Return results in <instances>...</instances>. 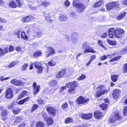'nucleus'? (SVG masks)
<instances>
[{
    "mask_svg": "<svg viewBox=\"0 0 127 127\" xmlns=\"http://www.w3.org/2000/svg\"><path fill=\"white\" fill-rule=\"evenodd\" d=\"M105 87L104 85H100L97 88V89H99V90L97 91L96 93V96L97 97H98L102 95L105 94L109 92V89H105Z\"/></svg>",
    "mask_w": 127,
    "mask_h": 127,
    "instance_id": "obj_1",
    "label": "nucleus"
},
{
    "mask_svg": "<svg viewBox=\"0 0 127 127\" xmlns=\"http://www.w3.org/2000/svg\"><path fill=\"white\" fill-rule=\"evenodd\" d=\"M122 118L121 116L120 115L118 111H116L112 114L110 119V123L114 122L118 120H120Z\"/></svg>",
    "mask_w": 127,
    "mask_h": 127,
    "instance_id": "obj_2",
    "label": "nucleus"
},
{
    "mask_svg": "<svg viewBox=\"0 0 127 127\" xmlns=\"http://www.w3.org/2000/svg\"><path fill=\"white\" fill-rule=\"evenodd\" d=\"M82 46L83 49L84 50V52L85 53H86L89 52L93 53H95V51L93 50V48L89 45V44L87 42L84 43Z\"/></svg>",
    "mask_w": 127,
    "mask_h": 127,
    "instance_id": "obj_3",
    "label": "nucleus"
},
{
    "mask_svg": "<svg viewBox=\"0 0 127 127\" xmlns=\"http://www.w3.org/2000/svg\"><path fill=\"white\" fill-rule=\"evenodd\" d=\"M78 0H75L73 2V5L78 8L79 9L82 11L86 7L85 5L83 4L78 2Z\"/></svg>",
    "mask_w": 127,
    "mask_h": 127,
    "instance_id": "obj_4",
    "label": "nucleus"
},
{
    "mask_svg": "<svg viewBox=\"0 0 127 127\" xmlns=\"http://www.w3.org/2000/svg\"><path fill=\"white\" fill-rule=\"evenodd\" d=\"M13 96V92L10 88H7L5 91V97L7 99H11Z\"/></svg>",
    "mask_w": 127,
    "mask_h": 127,
    "instance_id": "obj_5",
    "label": "nucleus"
},
{
    "mask_svg": "<svg viewBox=\"0 0 127 127\" xmlns=\"http://www.w3.org/2000/svg\"><path fill=\"white\" fill-rule=\"evenodd\" d=\"M89 101V99H85V98L82 96L78 97L76 100V103L79 104L87 103Z\"/></svg>",
    "mask_w": 127,
    "mask_h": 127,
    "instance_id": "obj_6",
    "label": "nucleus"
},
{
    "mask_svg": "<svg viewBox=\"0 0 127 127\" xmlns=\"http://www.w3.org/2000/svg\"><path fill=\"white\" fill-rule=\"evenodd\" d=\"M121 93L120 90L118 89L113 90L112 94L113 98L116 99H117L119 97Z\"/></svg>",
    "mask_w": 127,
    "mask_h": 127,
    "instance_id": "obj_7",
    "label": "nucleus"
},
{
    "mask_svg": "<svg viewBox=\"0 0 127 127\" xmlns=\"http://www.w3.org/2000/svg\"><path fill=\"white\" fill-rule=\"evenodd\" d=\"M47 111L50 115L54 117L55 116L57 110L51 107H48L46 108Z\"/></svg>",
    "mask_w": 127,
    "mask_h": 127,
    "instance_id": "obj_8",
    "label": "nucleus"
},
{
    "mask_svg": "<svg viewBox=\"0 0 127 127\" xmlns=\"http://www.w3.org/2000/svg\"><path fill=\"white\" fill-rule=\"evenodd\" d=\"M124 32L122 29H118L115 30L114 35L115 37L119 38L121 37Z\"/></svg>",
    "mask_w": 127,
    "mask_h": 127,
    "instance_id": "obj_9",
    "label": "nucleus"
},
{
    "mask_svg": "<svg viewBox=\"0 0 127 127\" xmlns=\"http://www.w3.org/2000/svg\"><path fill=\"white\" fill-rule=\"evenodd\" d=\"M35 68L37 69V72L38 73H40L42 72L43 68L41 66V63L36 62L34 63Z\"/></svg>",
    "mask_w": 127,
    "mask_h": 127,
    "instance_id": "obj_10",
    "label": "nucleus"
},
{
    "mask_svg": "<svg viewBox=\"0 0 127 127\" xmlns=\"http://www.w3.org/2000/svg\"><path fill=\"white\" fill-rule=\"evenodd\" d=\"M54 49L52 47H48L47 51L45 52V57L48 58L51 54L55 53Z\"/></svg>",
    "mask_w": 127,
    "mask_h": 127,
    "instance_id": "obj_11",
    "label": "nucleus"
},
{
    "mask_svg": "<svg viewBox=\"0 0 127 127\" xmlns=\"http://www.w3.org/2000/svg\"><path fill=\"white\" fill-rule=\"evenodd\" d=\"M10 82L11 83L17 86H19L23 84V82L21 80L16 79H12Z\"/></svg>",
    "mask_w": 127,
    "mask_h": 127,
    "instance_id": "obj_12",
    "label": "nucleus"
},
{
    "mask_svg": "<svg viewBox=\"0 0 127 127\" xmlns=\"http://www.w3.org/2000/svg\"><path fill=\"white\" fill-rule=\"evenodd\" d=\"M32 86L33 87L34 94L35 95L39 91L40 87L39 85L37 86V84L35 82L33 83Z\"/></svg>",
    "mask_w": 127,
    "mask_h": 127,
    "instance_id": "obj_13",
    "label": "nucleus"
},
{
    "mask_svg": "<svg viewBox=\"0 0 127 127\" xmlns=\"http://www.w3.org/2000/svg\"><path fill=\"white\" fill-rule=\"evenodd\" d=\"M37 2L38 7L40 6L41 5L44 7H47L49 4V3L48 2L46 1L42 2L41 0H37Z\"/></svg>",
    "mask_w": 127,
    "mask_h": 127,
    "instance_id": "obj_14",
    "label": "nucleus"
},
{
    "mask_svg": "<svg viewBox=\"0 0 127 127\" xmlns=\"http://www.w3.org/2000/svg\"><path fill=\"white\" fill-rule=\"evenodd\" d=\"M102 116L103 114L99 111H96L94 113V117L97 119L102 118Z\"/></svg>",
    "mask_w": 127,
    "mask_h": 127,
    "instance_id": "obj_15",
    "label": "nucleus"
},
{
    "mask_svg": "<svg viewBox=\"0 0 127 127\" xmlns=\"http://www.w3.org/2000/svg\"><path fill=\"white\" fill-rule=\"evenodd\" d=\"M65 70H62L57 72L56 75V77L57 78H59L62 77L65 74Z\"/></svg>",
    "mask_w": 127,
    "mask_h": 127,
    "instance_id": "obj_16",
    "label": "nucleus"
},
{
    "mask_svg": "<svg viewBox=\"0 0 127 127\" xmlns=\"http://www.w3.org/2000/svg\"><path fill=\"white\" fill-rule=\"evenodd\" d=\"M108 99H104L105 102L100 105V107L102 108V110H106L107 108L108 105L106 102H108Z\"/></svg>",
    "mask_w": 127,
    "mask_h": 127,
    "instance_id": "obj_17",
    "label": "nucleus"
},
{
    "mask_svg": "<svg viewBox=\"0 0 127 127\" xmlns=\"http://www.w3.org/2000/svg\"><path fill=\"white\" fill-rule=\"evenodd\" d=\"M78 84L77 82L76 81H74L72 82H70L67 83L66 86L68 88H69V87H72L74 88L77 86Z\"/></svg>",
    "mask_w": 127,
    "mask_h": 127,
    "instance_id": "obj_18",
    "label": "nucleus"
},
{
    "mask_svg": "<svg viewBox=\"0 0 127 127\" xmlns=\"http://www.w3.org/2000/svg\"><path fill=\"white\" fill-rule=\"evenodd\" d=\"M115 30L113 28H111L109 29L108 32V35L109 37L111 38L113 37L114 35Z\"/></svg>",
    "mask_w": 127,
    "mask_h": 127,
    "instance_id": "obj_19",
    "label": "nucleus"
},
{
    "mask_svg": "<svg viewBox=\"0 0 127 127\" xmlns=\"http://www.w3.org/2000/svg\"><path fill=\"white\" fill-rule=\"evenodd\" d=\"M127 14L126 12H124L121 13L116 18L118 20H120L124 18Z\"/></svg>",
    "mask_w": 127,
    "mask_h": 127,
    "instance_id": "obj_20",
    "label": "nucleus"
},
{
    "mask_svg": "<svg viewBox=\"0 0 127 127\" xmlns=\"http://www.w3.org/2000/svg\"><path fill=\"white\" fill-rule=\"evenodd\" d=\"M77 35L76 34H75V36H74L73 34L72 35V39L71 40V41L73 43L75 44L78 42V38L76 36Z\"/></svg>",
    "mask_w": 127,
    "mask_h": 127,
    "instance_id": "obj_21",
    "label": "nucleus"
},
{
    "mask_svg": "<svg viewBox=\"0 0 127 127\" xmlns=\"http://www.w3.org/2000/svg\"><path fill=\"white\" fill-rule=\"evenodd\" d=\"M48 16H45V18L48 22H49L50 23H52L53 21L51 19V14L50 13H48Z\"/></svg>",
    "mask_w": 127,
    "mask_h": 127,
    "instance_id": "obj_22",
    "label": "nucleus"
},
{
    "mask_svg": "<svg viewBox=\"0 0 127 127\" xmlns=\"http://www.w3.org/2000/svg\"><path fill=\"white\" fill-rule=\"evenodd\" d=\"M28 39L30 40L34 39L36 37L35 35V32L34 31L30 33L29 35Z\"/></svg>",
    "mask_w": 127,
    "mask_h": 127,
    "instance_id": "obj_23",
    "label": "nucleus"
},
{
    "mask_svg": "<svg viewBox=\"0 0 127 127\" xmlns=\"http://www.w3.org/2000/svg\"><path fill=\"white\" fill-rule=\"evenodd\" d=\"M21 37L24 40H27L28 39V37L26 35L25 32L23 31L21 32Z\"/></svg>",
    "mask_w": 127,
    "mask_h": 127,
    "instance_id": "obj_24",
    "label": "nucleus"
},
{
    "mask_svg": "<svg viewBox=\"0 0 127 127\" xmlns=\"http://www.w3.org/2000/svg\"><path fill=\"white\" fill-rule=\"evenodd\" d=\"M33 19V17L30 16H28L25 18L24 21L25 22H27L31 21Z\"/></svg>",
    "mask_w": 127,
    "mask_h": 127,
    "instance_id": "obj_25",
    "label": "nucleus"
},
{
    "mask_svg": "<svg viewBox=\"0 0 127 127\" xmlns=\"http://www.w3.org/2000/svg\"><path fill=\"white\" fill-rule=\"evenodd\" d=\"M45 124L43 122L39 121L36 124V127H45Z\"/></svg>",
    "mask_w": 127,
    "mask_h": 127,
    "instance_id": "obj_26",
    "label": "nucleus"
},
{
    "mask_svg": "<svg viewBox=\"0 0 127 127\" xmlns=\"http://www.w3.org/2000/svg\"><path fill=\"white\" fill-rule=\"evenodd\" d=\"M9 5L10 7L13 8H15L16 7L17 5L14 1H11L9 2Z\"/></svg>",
    "mask_w": 127,
    "mask_h": 127,
    "instance_id": "obj_27",
    "label": "nucleus"
},
{
    "mask_svg": "<svg viewBox=\"0 0 127 127\" xmlns=\"http://www.w3.org/2000/svg\"><path fill=\"white\" fill-rule=\"evenodd\" d=\"M20 109L17 108H15L12 109V111L14 115H16L18 114Z\"/></svg>",
    "mask_w": 127,
    "mask_h": 127,
    "instance_id": "obj_28",
    "label": "nucleus"
},
{
    "mask_svg": "<svg viewBox=\"0 0 127 127\" xmlns=\"http://www.w3.org/2000/svg\"><path fill=\"white\" fill-rule=\"evenodd\" d=\"M27 92L26 91H23L22 94L19 96L18 98L19 99H21L24 96L27 95Z\"/></svg>",
    "mask_w": 127,
    "mask_h": 127,
    "instance_id": "obj_29",
    "label": "nucleus"
},
{
    "mask_svg": "<svg viewBox=\"0 0 127 127\" xmlns=\"http://www.w3.org/2000/svg\"><path fill=\"white\" fill-rule=\"evenodd\" d=\"M68 92L69 93L74 94L75 93V89L72 87H69Z\"/></svg>",
    "mask_w": 127,
    "mask_h": 127,
    "instance_id": "obj_30",
    "label": "nucleus"
},
{
    "mask_svg": "<svg viewBox=\"0 0 127 127\" xmlns=\"http://www.w3.org/2000/svg\"><path fill=\"white\" fill-rule=\"evenodd\" d=\"M7 114V112L6 110H4L2 112L1 114V116L2 118V119L3 120H5L6 119L7 117H6V115Z\"/></svg>",
    "mask_w": 127,
    "mask_h": 127,
    "instance_id": "obj_31",
    "label": "nucleus"
},
{
    "mask_svg": "<svg viewBox=\"0 0 127 127\" xmlns=\"http://www.w3.org/2000/svg\"><path fill=\"white\" fill-rule=\"evenodd\" d=\"M48 126L52 125L53 123V120L51 118H49L46 120Z\"/></svg>",
    "mask_w": 127,
    "mask_h": 127,
    "instance_id": "obj_32",
    "label": "nucleus"
},
{
    "mask_svg": "<svg viewBox=\"0 0 127 127\" xmlns=\"http://www.w3.org/2000/svg\"><path fill=\"white\" fill-rule=\"evenodd\" d=\"M28 64L27 63H25L21 66V70L22 71L26 70L27 69Z\"/></svg>",
    "mask_w": 127,
    "mask_h": 127,
    "instance_id": "obj_33",
    "label": "nucleus"
},
{
    "mask_svg": "<svg viewBox=\"0 0 127 127\" xmlns=\"http://www.w3.org/2000/svg\"><path fill=\"white\" fill-rule=\"evenodd\" d=\"M59 19L60 21H65L67 18L66 16L63 15H62L60 16Z\"/></svg>",
    "mask_w": 127,
    "mask_h": 127,
    "instance_id": "obj_34",
    "label": "nucleus"
},
{
    "mask_svg": "<svg viewBox=\"0 0 127 127\" xmlns=\"http://www.w3.org/2000/svg\"><path fill=\"white\" fill-rule=\"evenodd\" d=\"M42 53L40 51H37L35 53L33 54V56L35 57L40 56Z\"/></svg>",
    "mask_w": 127,
    "mask_h": 127,
    "instance_id": "obj_35",
    "label": "nucleus"
},
{
    "mask_svg": "<svg viewBox=\"0 0 127 127\" xmlns=\"http://www.w3.org/2000/svg\"><path fill=\"white\" fill-rule=\"evenodd\" d=\"M112 5L113 4H112L111 2L107 4L106 6L107 9L108 10H110L113 8V7Z\"/></svg>",
    "mask_w": 127,
    "mask_h": 127,
    "instance_id": "obj_36",
    "label": "nucleus"
},
{
    "mask_svg": "<svg viewBox=\"0 0 127 127\" xmlns=\"http://www.w3.org/2000/svg\"><path fill=\"white\" fill-rule=\"evenodd\" d=\"M118 75H114L111 76L112 80L114 82H116L117 80Z\"/></svg>",
    "mask_w": 127,
    "mask_h": 127,
    "instance_id": "obj_37",
    "label": "nucleus"
},
{
    "mask_svg": "<svg viewBox=\"0 0 127 127\" xmlns=\"http://www.w3.org/2000/svg\"><path fill=\"white\" fill-rule=\"evenodd\" d=\"M65 123H68L73 122V120L72 118L68 117L65 119Z\"/></svg>",
    "mask_w": 127,
    "mask_h": 127,
    "instance_id": "obj_38",
    "label": "nucleus"
},
{
    "mask_svg": "<svg viewBox=\"0 0 127 127\" xmlns=\"http://www.w3.org/2000/svg\"><path fill=\"white\" fill-rule=\"evenodd\" d=\"M35 32V35L36 37L39 38L40 37L42 36V33L41 32H38L37 31H34Z\"/></svg>",
    "mask_w": 127,
    "mask_h": 127,
    "instance_id": "obj_39",
    "label": "nucleus"
},
{
    "mask_svg": "<svg viewBox=\"0 0 127 127\" xmlns=\"http://www.w3.org/2000/svg\"><path fill=\"white\" fill-rule=\"evenodd\" d=\"M21 32L20 30H19L15 32L14 33V35L17 36V37L18 38H20V34H21Z\"/></svg>",
    "mask_w": 127,
    "mask_h": 127,
    "instance_id": "obj_40",
    "label": "nucleus"
},
{
    "mask_svg": "<svg viewBox=\"0 0 127 127\" xmlns=\"http://www.w3.org/2000/svg\"><path fill=\"white\" fill-rule=\"evenodd\" d=\"M86 78V76L84 74H82L81 76L78 78L77 80L79 81H80L85 79Z\"/></svg>",
    "mask_w": 127,
    "mask_h": 127,
    "instance_id": "obj_41",
    "label": "nucleus"
},
{
    "mask_svg": "<svg viewBox=\"0 0 127 127\" xmlns=\"http://www.w3.org/2000/svg\"><path fill=\"white\" fill-rule=\"evenodd\" d=\"M121 58V57L120 56H117L116 57L113 58L112 59L110 60V62H111L114 61H117L119 59Z\"/></svg>",
    "mask_w": 127,
    "mask_h": 127,
    "instance_id": "obj_42",
    "label": "nucleus"
},
{
    "mask_svg": "<svg viewBox=\"0 0 127 127\" xmlns=\"http://www.w3.org/2000/svg\"><path fill=\"white\" fill-rule=\"evenodd\" d=\"M10 78V77L4 78L3 76H1L0 77V81L1 82H3L4 81Z\"/></svg>",
    "mask_w": 127,
    "mask_h": 127,
    "instance_id": "obj_43",
    "label": "nucleus"
},
{
    "mask_svg": "<svg viewBox=\"0 0 127 127\" xmlns=\"http://www.w3.org/2000/svg\"><path fill=\"white\" fill-rule=\"evenodd\" d=\"M57 84V82L55 80H53L51 81L49 83L50 85L52 86H55Z\"/></svg>",
    "mask_w": 127,
    "mask_h": 127,
    "instance_id": "obj_44",
    "label": "nucleus"
},
{
    "mask_svg": "<svg viewBox=\"0 0 127 127\" xmlns=\"http://www.w3.org/2000/svg\"><path fill=\"white\" fill-rule=\"evenodd\" d=\"M17 63V62H12L10 64L8 65V67L9 68H11L14 67L16 65Z\"/></svg>",
    "mask_w": 127,
    "mask_h": 127,
    "instance_id": "obj_45",
    "label": "nucleus"
},
{
    "mask_svg": "<svg viewBox=\"0 0 127 127\" xmlns=\"http://www.w3.org/2000/svg\"><path fill=\"white\" fill-rule=\"evenodd\" d=\"M107 42L110 44L113 45H115L116 44V42L115 41H111L108 39L107 40Z\"/></svg>",
    "mask_w": 127,
    "mask_h": 127,
    "instance_id": "obj_46",
    "label": "nucleus"
},
{
    "mask_svg": "<svg viewBox=\"0 0 127 127\" xmlns=\"http://www.w3.org/2000/svg\"><path fill=\"white\" fill-rule=\"evenodd\" d=\"M48 64L49 66H52L55 65L56 63L55 62L51 60V62H48Z\"/></svg>",
    "mask_w": 127,
    "mask_h": 127,
    "instance_id": "obj_47",
    "label": "nucleus"
},
{
    "mask_svg": "<svg viewBox=\"0 0 127 127\" xmlns=\"http://www.w3.org/2000/svg\"><path fill=\"white\" fill-rule=\"evenodd\" d=\"M38 105L36 104H34L33 105L32 108L31 112H33L38 107Z\"/></svg>",
    "mask_w": 127,
    "mask_h": 127,
    "instance_id": "obj_48",
    "label": "nucleus"
},
{
    "mask_svg": "<svg viewBox=\"0 0 127 127\" xmlns=\"http://www.w3.org/2000/svg\"><path fill=\"white\" fill-rule=\"evenodd\" d=\"M98 43L99 45L101 47L104 48L105 49V47L103 46L102 41L100 40H99L98 41Z\"/></svg>",
    "mask_w": 127,
    "mask_h": 127,
    "instance_id": "obj_49",
    "label": "nucleus"
},
{
    "mask_svg": "<svg viewBox=\"0 0 127 127\" xmlns=\"http://www.w3.org/2000/svg\"><path fill=\"white\" fill-rule=\"evenodd\" d=\"M70 3L69 1L67 0L64 2V5L65 7H68L69 6Z\"/></svg>",
    "mask_w": 127,
    "mask_h": 127,
    "instance_id": "obj_50",
    "label": "nucleus"
},
{
    "mask_svg": "<svg viewBox=\"0 0 127 127\" xmlns=\"http://www.w3.org/2000/svg\"><path fill=\"white\" fill-rule=\"evenodd\" d=\"M42 116L45 120H46L47 119V113L44 112H43Z\"/></svg>",
    "mask_w": 127,
    "mask_h": 127,
    "instance_id": "obj_51",
    "label": "nucleus"
},
{
    "mask_svg": "<svg viewBox=\"0 0 127 127\" xmlns=\"http://www.w3.org/2000/svg\"><path fill=\"white\" fill-rule=\"evenodd\" d=\"M38 102L40 104H43L45 103V102L44 100L41 99H39L38 100Z\"/></svg>",
    "mask_w": 127,
    "mask_h": 127,
    "instance_id": "obj_52",
    "label": "nucleus"
},
{
    "mask_svg": "<svg viewBox=\"0 0 127 127\" xmlns=\"http://www.w3.org/2000/svg\"><path fill=\"white\" fill-rule=\"evenodd\" d=\"M111 2L112 4H113L112 5L113 6V7L115 6H118L119 4L118 2L117 1H114Z\"/></svg>",
    "mask_w": 127,
    "mask_h": 127,
    "instance_id": "obj_53",
    "label": "nucleus"
},
{
    "mask_svg": "<svg viewBox=\"0 0 127 127\" xmlns=\"http://www.w3.org/2000/svg\"><path fill=\"white\" fill-rule=\"evenodd\" d=\"M14 103L12 102L11 104L10 105L7 106V108L8 109H12L13 107V105H14Z\"/></svg>",
    "mask_w": 127,
    "mask_h": 127,
    "instance_id": "obj_54",
    "label": "nucleus"
},
{
    "mask_svg": "<svg viewBox=\"0 0 127 127\" xmlns=\"http://www.w3.org/2000/svg\"><path fill=\"white\" fill-rule=\"evenodd\" d=\"M68 106V104L67 102H65L62 105V108L64 109H65L67 108Z\"/></svg>",
    "mask_w": 127,
    "mask_h": 127,
    "instance_id": "obj_55",
    "label": "nucleus"
},
{
    "mask_svg": "<svg viewBox=\"0 0 127 127\" xmlns=\"http://www.w3.org/2000/svg\"><path fill=\"white\" fill-rule=\"evenodd\" d=\"M14 48L13 46L10 45L9 46L8 51L9 52L12 51L14 50Z\"/></svg>",
    "mask_w": 127,
    "mask_h": 127,
    "instance_id": "obj_56",
    "label": "nucleus"
},
{
    "mask_svg": "<svg viewBox=\"0 0 127 127\" xmlns=\"http://www.w3.org/2000/svg\"><path fill=\"white\" fill-rule=\"evenodd\" d=\"M124 114L125 116H126L127 115V106L126 107L124 108Z\"/></svg>",
    "mask_w": 127,
    "mask_h": 127,
    "instance_id": "obj_57",
    "label": "nucleus"
},
{
    "mask_svg": "<svg viewBox=\"0 0 127 127\" xmlns=\"http://www.w3.org/2000/svg\"><path fill=\"white\" fill-rule=\"evenodd\" d=\"M124 71L125 72H127V64H126L124 65Z\"/></svg>",
    "mask_w": 127,
    "mask_h": 127,
    "instance_id": "obj_58",
    "label": "nucleus"
},
{
    "mask_svg": "<svg viewBox=\"0 0 127 127\" xmlns=\"http://www.w3.org/2000/svg\"><path fill=\"white\" fill-rule=\"evenodd\" d=\"M16 1L17 3L18 6L20 7L22 5V3L19 0H15Z\"/></svg>",
    "mask_w": 127,
    "mask_h": 127,
    "instance_id": "obj_59",
    "label": "nucleus"
},
{
    "mask_svg": "<svg viewBox=\"0 0 127 127\" xmlns=\"http://www.w3.org/2000/svg\"><path fill=\"white\" fill-rule=\"evenodd\" d=\"M87 119L91 118L92 116V114H87Z\"/></svg>",
    "mask_w": 127,
    "mask_h": 127,
    "instance_id": "obj_60",
    "label": "nucleus"
},
{
    "mask_svg": "<svg viewBox=\"0 0 127 127\" xmlns=\"http://www.w3.org/2000/svg\"><path fill=\"white\" fill-rule=\"evenodd\" d=\"M102 0H100L99 1L95 3V5H94V7H99L98 5V3H100V2H102Z\"/></svg>",
    "mask_w": 127,
    "mask_h": 127,
    "instance_id": "obj_61",
    "label": "nucleus"
},
{
    "mask_svg": "<svg viewBox=\"0 0 127 127\" xmlns=\"http://www.w3.org/2000/svg\"><path fill=\"white\" fill-rule=\"evenodd\" d=\"M107 33L106 32L104 33L101 35V37L103 38H105L107 36Z\"/></svg>",
    "mask_w": 127,
    "mask_h": 127,
    "instance_id": "obj_62",
    "label": "nucleus"
},
{
    "mask_svg": "<svg viewBox=\"0 0 127 127\" xmlns=\"http://www.w3.org/2000/svg\"><path fill=\"white\" fill-rule=\"evenodd\" d=\"M96 58L95 55H93L90 58V60L92 61L93 60L95 59Z\"/></svg>",
    "mask_w": 127,
    "mask_h": 127,
    "instance_id": "obj_63",
    "label": "nucleus"
},
{
    "mask_svg": "<svg viewBox=\"0 0 127 127\" xmlns=\"http://www.w3.org/2000/svg\"><path fill=\"white\" fill-rule=\"evenodd\" d=\"M107 57L106 55H104L102 56L100 58L101 60L102 61L106 59Z\"/></svg>",
    "mask_w": 127,
    "mask_h": 127,
    "instance_id": "obj_64",
    "label": "nucleus"
}]
</instances>
